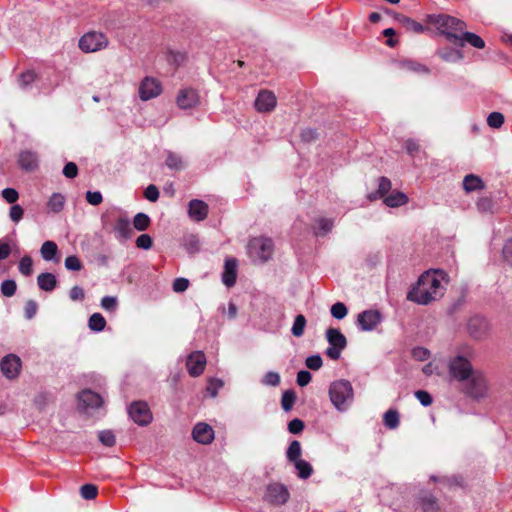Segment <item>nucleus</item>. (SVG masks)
<instances>
[{"instance_id":"18","label":"nucleus","mask_w":512,"mask_h":512,"mask_svg":"<svg viewBox=\"0 0 512 512\" xmlns=\"http://www.w3.org/2000/svg\"><path fill=\"white\" fill-rule=\"evenodd\" d=\"M275 95L268 90H261L254 102V107L258 112H270L276 106Z\"/></svg>"},{"instance_id":"15","label":"nucleus","mask_w":512,"mask_h":512,"mask_svg":"<svg viewBox=\"0 0 512 512\" xmlns=\"http://www.w3.org/2000/svg\"><path fill=\"white\" fill-rule=\"evenodd\" d=\"M17 163L26 172H34L39 167L38 154L31 150H22L18 155Z\"/></svg>"},{"instance_id":"29","label":"nucleus","mask_w":512,"mask_h":512,"mask_svg":"<svg viewBox=\"0 0 512 512\" xmlns=\"http://www.w3.org/2000/svg\"><path fill=\"white\" fill-rule=\"evenodd\" d=\"M408 202V197L403 192H393L384 198V203L388 207H399L405 205Z\"/></svg>"},{"instance_id":"7","label":"nucleus","mask_w":512,"mask_h":512,"mask_svg":"<svg viewBox=\"0 0 512 512\" xmlns=\"http://www.w3.org/2000/svg\"><path fill=\"white\" fill-rule=\"evenodd\" d=\"M326 339L329 344L325 351L326 355L332 360H338L347 345L346 337L339 329L329 328L326 331Z\"/></svg>"},{"instance_id":"51","label":"nucleus","mask_w":512,"mask_h":512,"mask_svg":"<svg viewBox=\"0 0 512 512\" xmlns=\"http://www.w3.org/2000/svg\"><path fill=\"white\" fill-rule=\"evenodd\" d=\"M117 304V298L114 296H105L101 299V307L109 312L115 311Z\"/></svg>"},{"instance_id":"50","label":"nucleus","mask_w":512,"mask_h":512,"mask_svg":"<svg viewBox=\"0 0 512 512\" xmlns=\"http://www.w3.org/2000/svg\"><path fill=\"white\" fill-rule=\"evenodd\" d=\"M2 197L6 200L9 204H15L17 200L19 199V193L14 188H5L1 192Z\"/></svg>"},{"instance_id":"37","label":"nucleus","mask_w":512,"mask_h":512,"mask_svg":"<svg viewBox=\"0 0 512 512\" xmlns=\"http://www.w3.org/2000/svg\"><path fill=\"white\" fill-rule=\"evenodd\" d=\"M306 318L304 315L299 314L295 317L291 332L295 337H301L304 334V330L306 327Z\"/></svg>"},{"instance_id":"33","label":"nucleus","mask_w":512,"mask_h":512,"mask_svg":"<svg viewBox=\"0 0 512 512\" xmlns=\"http://www.w3.org/2000/svg\"><path fill=\"white\" fill-rule=\"evenodd\" d=\"M88 326L91 330L100 332L106 326V320L100 313H94L90 316Z\"/></svg>"},{"instance_id":"62","label":"nucleus","mask_w":512,"mask_h":512,"mask_svg":"<svg viewBox=\"0 0 512 512\" xmlns=\"http://www.w3.org/2000/svg\"><path fill=\"white\" fill-rule=\"evenodd\" d=\"M415 397L419 400V402L423 406H429L432 404V397L431 395L423 390H418L415 392Z\"/></svg>"},{"instance_id":"25","label":"nucleus","mask_w":512,"mask_h":512,"mask_svg":"<svg viewBox=\"0 0 512 512\" xmlns=\"http://www.w3.org/2000/svg\"><path fill=\"white\" fill-rule=\"evenodd\" d=\"M37 284L41 290L51 292L57 286V279L54 274L45 272L38 275Z\"/></svg>"},{"instance_id":"8","label":"nucleus","mask_w":512,"mask_h":512,"mask_svg":"<svg viewBox=\"0 0 512 512\" xmlns=\"http://www.w3.org/2000/svg\"><path fill=\"white\" fill-rule=\"evenodd\" d=\"M109 40L104 33L91 31L79 40V48L85 53L97 52L108 46Z\"/></svg>"},{"instance_id":"21","label":"nucleus","mask_w":512,"mask_h":512,"mask_svg":"<svg viewBox=\"0 0 512 512\" xmlns=\"http://www.w3.org/2000/svg\"><path fill=\"white\" fill-rule=\"evenodd\" d=\"M334 218L319 216L314 219L312 232L317 237H324L329 234L334 227Z\"/></svg>"},{"instance_id":"5","label":"nucleus","mask_w":512,"mask_h":512,"mask_svg":"<svg viewBox=\"0 0 512 512\" xmlns=\"http://www.w3.org/2000/svg\"><path fill=\"white\" fill-rule=\"evenodd\" d=\"M274 245L270 238H252L247 246L248 254L254 261L266 262L273 253Z\"/></svg>"},{"instance_id":"44","label":"nucleus","mask_w":512,"mask_h":512,"mask_svg":"<svg viewBox=\"0 0 512 512\" xmlns=\"http://www.w3.org/2000/svg\"><path fill=\"white\" fill-rule=\"evenodd\" d=\"M64 263H65L66 269H68V270L80 271L83 268L81 261L75 255H70V256L66 257Z\"/></svg>"},{"instance_id":"40","label":"nucleus","mask_w":512,"mask_h":512,"mask_svg":"<svg viewBox=\"0 0 512 512\" xmlns=\"http://www.w3.org/2000/svg\"><path fill=\"white\" fill-rule=\"evenodd\" d=\"M504 123V116L500 112H492L487 117V124L491 128L498 129Z\"/></svg>"},{"instance_id":"57","label":"nucleus","mask_w":512,"mask_h":512,"mask_svg":"<svg viewBox=\"0 0 512 512\" xmlns=\"http://www.w3.org/2000/svg\"><path fill=\"white\" fill-rule=\"evenodd\" d=\"M86 200L89 204H91L93 206H97L102 203L103 197L99 191H94V192L87 191Z\"/></svg>"},{"instance_id":"4","label":"nucleus","mask_w":512,"mask_h":512,"mask_svg":"<svg viewBox=\"0 0 512 512\" xmlns=\"http://www.w3.org/2000/svg\"><path fill=\"white\" fill-rule=\"evenodd\" d=\"M464 393L475 400L485 398L489 391V386L484 374L476 370L468 379L464 380Z\"/></svg>"},{"instance_id":"48","label":"nucleus","mask_w":512,"mask_h":512,"mask_svg":"<svg viewBox=\"0 0 512 512\" xmlns=\"http://www.w3.org/2000/svg\"><path fill=\"white\" fill-rule=\"evenodd\" d=\"M477 207L481 212L493 213L494 204L493 201L488 197H482L477 201Z\"/></svg>"},{"instance_id":"10","label":"nucleus","mask_w":512,"mask_h":512,"mask_svg":"<svg viewBox=\"0 0 512 512\" xmlns=\"http://www.w3.org/2000/svg\"><path fill=\"white\" fill-rule=\"evenodd\" d=\"M205 366L206 356L202 351H194L187 357L186 367L190 376H200L204 372Z\"/></svg>"},{"instance_id":"36","label":"nucleus","mask_w":512,"mask_h":512,"mask_svg":"<svg viewBox=\"0 0 512 512\" xmlns=\"http://www.w3.org/2000/svg\"><path fill=\"white\" fill-rule=\"evenodd\" d=\"M187 60V54L182 51H169L167 54V62L175 67L183 65Z\"/></svg>"},{"instance_id":"59","label":"nucleus","mask_w":512,"mask_h":512,"mask_svg":"<svg viewBox=\"0 0 512 512\" xmlns=\"http://www.w3.org/2000/svg\"><path fill=\"white\" fill-rule=\"evenodd\" d=\"M189 287V280L186 278H176L173 282V290L177 293L184 292Z\"/></svg>"},{"instance_id":"11","label":"nucleus","mask_w":512,"mask_h":512,"mask_svg":"<svg viewBox=\"0 0 512 512\" xmlns=\"http://www.w3.org/2000/svg\"><path fill=\"white\" fill-rule=\"evenodd\" d=\"M161 91L160 82L151 77L144 78L139 86V96L144 101L157 97Z\"/></svg>"},{"instance_id":"41","label":"nucleus","mask_w":512,"mask_h":512,"mask_svg":"<svg viewBox=\"0 0 512 512\" xmlns=\"http://www.w3.org/2000/svg\"><path fill=\"white\" fill-rule=\"evenodd\" d=\"M98 438L99 441L107 447L114 446L116 442L115 435L111 430L100 431L98 434Z\"/></svg>"},{"instance_id":"1","label":"nucleus","mask_w":512,"mask_h":512,"mask_svg":"<svg viewBox=\"0 0 512 512\" xmlns=\"http://www.w3.org/2000/svg\"><path fill=\"white\" fill-rule=\"evenodd\" d=\"M446 274L443 271L423 273L409 291L407 299L419 305H428L439 300L445 293Z\"/></svg>"},{"instance_id":"64","label":"nucleus","mask_w":512,"mask_h":512,"mask_svg":"<svg viewBox=\"0 0 512 512\" xmlns=\"http://www.w3.org/2000/svg\"><path fill=\"white\" fill-rule=\"evenodd\" d=\"M263 383L266 385L277 386L280 383V376L278 373L268 372L263 379Z\"/></svg>"},{"instance_id":"14","label":"nucleus","mask_w":512,"mask_h":512,"mask_svg":"<svg viewBox=\"0 0 512 512\" xmlns=\"http://www.w3.org/2000/svg\"><path fill=\"white\" fill-rule=\"evenodd\" d=\"M469 335L477 340L483 339L489 332L488 322L481 317H472L467 325Z\"/></svg>"},{"instance_id":"58","label":"nucleus","mask_w":512,"mask_h":512,"mask_svg":"<svg viewBox=\"0 0 512 512\" xmlns=\"http://www.w3.org/2000/svg\"><path fill=\"white\" fill-rule=\"evenodd\" d=\"M392 187L391 181L386 177H381L379 179V186L377 193L383 197L385 194H387Z\"/></svg>"},{"instance_id":"52","label":"nucleus","mask_w":512,"mask_h":512,"mask_svg":"<svg viewBox=\"0 0 512 512\" xmlns=\"http://www.w3.org/2000/svg\"><path fill=\"white\" fill-rule=\"evenodd\" d=\"M38 310V304L36 301L30 299L25 303L24 306V315L26 319H32Z\"/></svg>"},{"instance_id":"42","label":"nucleus","mask_w":512,"mask_h":512,"mask_svg":"<svg viewBox=\"0 0 512 512\" xmlns=\"http://www.w3.org/2000/svg\"><path fill=\"white\" fill-rule=\"evenodd\" d=\"M33 261L30 256H24L19 262V271L25 276L32 274Z\"/></svg>"},{"instance_id":"3","label":"nucleus","mask_w":512,"mask_h":512,"mask_svg":"<svg viewBox=\"0 0 512 512\" xmlns=\"http://www.w3.org/2000/svg\"><path fill=\"white\" fill-rule=\"evenodd\" d=\"M431 21L440 33L446 35L447 39L455 44L458 43L460 34L466 27L463 21L449 15L434 16Z\"/></svg>"},{"instance_id":"22","label":"nucleus","mask_w":512,"mask_h":512,"mask_svg":"<svg viewBox=\"0 0 512 512\" xmlns=\"http://www.w3.org/2000/svg\"><path fill=\"white\" fill-rule=\"evenodd\" d=\"M78 399L83 408H99L103 404L101 396L91 390H83L79 393Z\"/></svg>"},{"instance_id":"12","label":"nucleus","mask_w":512,"mask_h":512,"mask_svg":"<svg viewBox=\"0 0 512 512\" xmlns=\"http://www.w3.org/2000/svg\"><path fill=\"white\" fill-rule=\"evenodd\" d=\"M288 499L287 488L279 483L270 484L267 487L265 500L272 505L284 504Z\"/></svg>"},{"instance_id":"23","label":"nucleus","mask_w":512,"mask_h":512,"mask_svg":"<svg viewBox=\"0 0 512 512\" xmlns=\"http://www.w3.org/2000/svg\"><path fill=\"white\" fill-rule=\"evenodd\" d=\"M237 264V260L234 258H229L225 261L222 281L227 287H232L236 283Z\"/></svg>"},{"instance_id":"30","label":"nucleus","mask_w":512,"mask_h":512,"mask_svg":"<svg viewBox=\"0 0 512 512\" xmlns=\"http://www.w3.org/2000/svg\"><path fill=\"white\" fill-rule=\"evenodd\" d=\"M65 205V197L60 193H53L47 202L49 210L53 213H59Z\"/></svg>"},{"instance_id":"2","label":"nucleus","mask_w":512,"mask_h":512,"mask_svg":"<svg viewBox=\"0 0 512 512\" xmlns=\"http://www.w3.org/2000/svg\"><path fill=\"white\" fill-rule=\"evenodd\" d=\"M329 396L334 407L339 411H344L353 401V388L350 382L338 380L330 385Z\"/></svg>"},{"instance_id":"16","label":"nucleus","mask_w":512,"mask_h":512,"mask_svg":"<svg viewBox=\"0 0 512 512\" xmlns=\"http://www.w3.org/2000/svg\"><path fill=\"white\" fill-rule=\"evenodd\" d=\"M381 321V314L377 310H366L358 315L357 322L363 331H371Z\"/></svg>"},{"instance_id":"43","label":"nucleus","mask_w":512,"mask_h":512,"mask_svg":"<svg viewBox=\"0 0 512 512\" xmlns=\"http://www.w3.org/2000/svg\"><path fill=\"white\" fill-rule=\"evenodd\" d=\"M17 289V284L14 280H4L1 283V293L6 297H12Z\"/></svg>"},{"instance_id":"53","label":"nucleus","mask_w":512,"mask_h":512,"mask_svg":"<svg viewBox=\"0 0 512 512\" xmlns=\"http://www.w3.org/2000/svg\"><path fill=\"white\" fill-rule=\"evenodd\" d=\"M223 386V382L220 379L211 378L207 384V392L211 397H216L218 390Z\"/></svg>"},{"instance_id":"56","label":"nucleus","mask_w":512,"mask_h":512,"mask_svg":"<svg viewBox=\"0 0 512 512\" xmlns=\"http://www.w3.org/2000/svg\"><path fill=\"white\" fill-rule=\"evenodd\" d=\"M36 74L33 71L23 72L19 77V83L22 87H27L34 82Z\"/></svg>"},{"instance_id":"39","label":"nucleus","mask_w":512,"mask_h":512,"mask_svg":"<svg viewBox=\"0 0 512 512\" xmlns=\"http://www.w3.org/2000/svg\"><path fill=\"white\" fill-rule=\"evenodd\" d=\"M80 494L82 498L86 500L95 499L98 495V488L93 484H84L80 488Z\"/></svg>"},{"instance_id":"61","label":"nucleus","mask_w":512,"mask_h":512,"mask_svg":"<svg viewBox=\"0 0 512 512\" xmlns=\"http://www.w3.org/2000/svg\"><path fill=\"white\" fill-rule=\"evenodd\" d=\"M63 174L67 178H75L78 174V167L74 162H68L63 168Z\"/></svg>"},{"instance_id":"55","label":"nucleus","mask_w":512,"mask_h":512,"mask_svg":"<svg viewBox=\"0 0 512 512\" xmlns=\"http://www.w3.org/2000/svg\"><path fill=\"white\" fill-rule=\"evenodd\" d=\"M144 196L147 200L155 202L159 198V190L156 185L150 184L144 191Z\"/></svg>"},{"instance_id":"17","label":"nucleus","mask_w":512,"mask_h":512,"mask_svg":"<svg viewBox=\"0 0 512 512\" xmlns=\"http://www.w3.org/2000/svg\"><path fill=\"white\" fill-rule=\"evenodd\" d=\"M192 437L196 442L208 445L214 440V430L207 423L199 422L192 430Z\"/></svg>"},{"instance_id":"31","label":"nucleus","mask_w":512,"mask_h":512,"mask_svg":"<svg viewBox=\"0 0 512 512\" xmlns=\"http://www.w3.org/2000/svg\"><path fill=\"white\" fill-rule=\"evenodd\" d=\"M40 252L44 260L51 261L58 252L57 244L53 241H45L41 246Z\"/></svg>"},{"instance_id":"27","label":"nucleus","mask_w":512,"mask_h":512,"mask_svg":"<svg viewBox=\"0 0 512 512\" xmlns=\"http://www.w3.org/2000/svg\"><path fill=\"white\" fill-rule=\"evenodd\" d=\"M294 464L297 476L301 479H307L313 472L312 465L302 458L291 461Z\"/></svg>"},{"instance_id":"6","label":"nucleus","mask_w":512,"mask_h":512,"mask_svg":"<svg viewBox=\"0 0 512 512\" xmlns=\"http://www.w3.org/2000/svg\"><path fill=\"white\" fill-rule=\"evenodd\" d=\"M447 366L450 377L459 382H464L476 371L469 359L461 354L451 357Z\"/></svg>"},{"instance_id":"19","label":"nucleus","mask_w":512,"mask_h":512,"mask_svg":"<svg viewBox=\"0 0 512 512\" xmlns=\"http://www.w3.org/2000/svg\"><path fill=\"white\" fill-rule=\"evenodd\" d=\"M176 102L179 108L190 109L199 103V96L194 89H182L177 96Z\"/></svg>"},{"instance_id":"49","label":"nucleus","mask_w":512,"mask_h":512,"mask_svg":"<svg viewBox=\"0 0 512 512\" xmlns=\"http://www.w3.org/2000/svg\"><path fill=\"white\" fill-rule=\"evenodd\" d=\"M24 216V209L18 205L13 204L9 211V217L12 222L18 223Z\"/></svg>"},{"instance_id":"46","label":"nucleus","mask_w":512,"mask_h":512,"mask_svg":"<svg viewBox=\"0 0 512 512\" xmlns=\"http://www.w3.org/2000/svg\"><path fill=\"white\" fill-rule=\"evenodd\" d=\"M348 313L347 307L341 303L337 302L331 307V314L336 319H343Z\"/></svg>"},{"instance_id":"32","label":"nucleus","mask_w":512,"mask_h":512,"mask_svg":"<svg viewBox=\"0 0 512 512\" xmlns=\"http://www.w3.org/2000/svg\"><path fill=\"white\" fill-rule=\"evenodd\" d=\"M166 165L172 170H181L184 168L182 157L172 151L167 152Z\"/></svg>"},{"instance_id":"34","label":"nucleus","mask_w":512,"mask_h":512,"mask_svg":"<svg viewBox=\"0 0 512 512\" xmlns=\"http://www.w3.org/2000/svg\"><path fill=\"white\" fill-rule=\"evenodd\" d=\"M397 18L408 31H412L414 33H421L424 31V27L420 23L412 20L409 17L399 15Z\"/></svg>"},{"instance_id":"24","label":"nucleus","mask_w":512,"mask_h":512,"mask_svg":"<svg viewBox=\"0 0 512 512\" xmlns=\"http://www.w3.org/2000/svg\"><path fill=\"white\" fill-rule=\"evenodd\" d=\"M114 231L117 233L116 237L120 240L130 239L134 233L130 220L123 216L116 219Z\"/></svg>"},{"instance_id":"13","label":"nucleus","mask_w":512,"mask_h":512,"mask_svg":"<svg viewBox=\"0 0 512 512\" xmlns=\"http://www.w3.org/2000/svg\"><path fill=\"white\" fill-rule=\"evenodd\" d=\"M0 368L7 378L13 379L17 377L20 372L21 360L17 355L9 354L2 359Z\"/></svg>"},{"instance_id":"35","label":"nucleus","mask_w":512,"mask_h":512,"mask_svg":"<svg viewBox=\"0 0 512 512\" xmlns=\"http://www.w3.org/2000/svg\"><path fill=\"white\" fill-rule=\"evenodd\" d=\"M151 224L149 216L145 213H137L133 219V227L138 231H145Z\"/></svg>"},{"instance_id":"38","label":"nucleus","mask_w":512,"mask_h":512,"mask_svg":"<svg viewBox=\"0 0 512 512\" xmlns=\"http://www.w3.org/2000/svg\"><path fill=\"white\" fill-rule=\"evenodd\" d=\"M384 424L389 429H395L399 425V414L396 410H388L384 414Z\"/></svg>"},{"instance_id":"20","label":"nucleus","mask_w":512,"mask_h":512,"mask_svg":"<svg viewBox=\"0 0 512 512\" xmlns=\"http://www.w3.org/2000/svg\"><path fill=\"white\" fill-rule=\"evenodd\" d=\"M209 207L208 205L198 199H193L188 205V214L194 221L200 222L207 218Z\"/></svg>"},{"instance_id":"45","label":"nucleus","mask_w":512,"mask_h":512,"mask_svg":"<svg viewBox=\"0 0 512 512\" xmlns=\"http://www.w3.org/2000/svg\"><path fill=\"white\" fill-rule=\"evenodd\" d=\"M421 506L424 511H432L437 509V500L436 498L429 494L421 498Z\"/></svg>"},{"instance_id":"28","label":"nucleus","mask_w":512,"mask_h":512,"mask_svg":"<svg viewBox=\"0 0 512 512\" xmlns=\"http://www.w3.org/2000/svg\"><path fill=\"white\" fill-rule=\"evenodd\" d=\"M463 188L466 192L469 193L472 191H477V190L483 189L484 184L480 177H478L474 174H469V175L465 176V178L463 180Z\"/></svg>"},{"instance_id":"54","label":"nucleus","mask_w":512,"mask_h":512,"mask_svg":"<svg viewBox=\"0 0 512 512\" xmlns=\"http://www.w3.org/2000/svg\"><path fill=\"white\" fill-rule=\"evenodd\" d=\"M306 366L311 370H319L322 367L323 361L320 355H312L306 358Z\"/></svg>"},{"instance_id":"26","label":"nucleus","mask_w":512,"mask_h":512,"mask_svg":"<svg viewBox=\"0 0 512 512\" xmlns=\"http://www.w3.org/2000/svg\"><path fill=\"white\" fill-rule=\"evenodd\" d=\"M466 42L478 49H482L485 46V43L481 37L474 33L463 31L461 32L460 39H458V43H456V45L463 46Z\"/></svg>"},{"instance_id":"63","label":"nucleus","mask_w":512,"mask_h":512,"mask_svg":"<svg viewBox=\"0 0 512 512\" xmlns=\"http://www.w3.org/2000/svg\"><path fill=\"white\" fill-rule=\"evenodd\" d=\"M301 445L298 441L290 443V461L301 458Z\"/></svg>"},{"instance_id":"47","label":"nucleus","mask_w":512,"mask_h":512,"mask_svg":"<svg viewBox=\"0 0 512 512\" xmlns=\"http://www.w3.org/2000/svg\"><path fill=\"white\" fill-rule=\"evenodd\" d=\"M136 246L140 249L149 250L153 246L152 237L149 234H141L136 239Z\"/></svg>"},{"instance_id":"9","label":"nucleus","mask_w":512,"mask_h":512,"mask_svg":"<svg viewBox=\"0 0 512 512\" xmlns=\"http://www.w3.org/2000/svg\"><path fill=\"white\" fill-rule=\"evenodd\" d=\"M128 413L131 419L140 426H147L153 420L152 412L144 401H134L131 403L128 407Z\"/></svg>"},{"instance_id":"60","label":"nucleus","mask_w":512,"mask_h":512,"mask_svg":"<svg viewBox=\"0 0 512 512\" xmlns=\"http://www.w3.org/2000/svg\"><path fill=\"white\" fill-rule=\"evenodd\" d=\"M69 297L72 301H82L85 298V292L80 286H73L70 289Z\"/></svg>"}]
</instances>
